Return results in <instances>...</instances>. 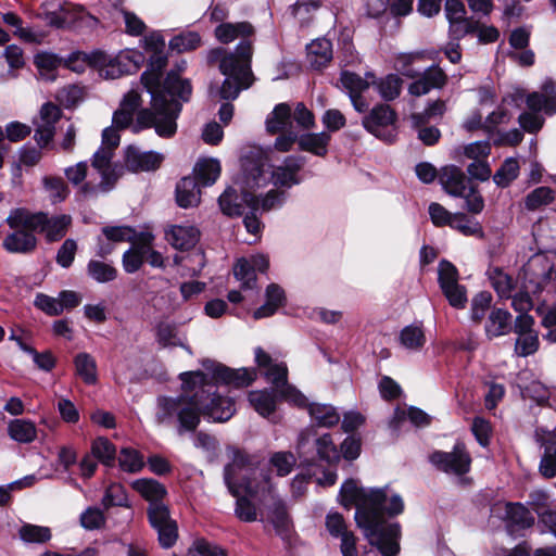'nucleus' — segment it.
<instances>
[{"instance_id": "nucleus-1", "label": "nucleus", "mask_w": 556, "mask_h": 556, "mask_svg": "<svg viewBox=\"0 0 556 556\" xmlns=\"http://www.w3.org/2000/svg\"><path fill=\"white\" fill-rule=\"evenodd\" d=\"M207 371H186L180 374L182 390L186 394L157 399L155 420L159 425L178 422V432L194 431L203 414L213 421L229 420L235 412V403L229 397H222L211 392V380L215 383H225L235 388L250 386L256 378V372L249 368L231 369L212 359L202 362Z\"/></svg>"}, {"instance_id": "nucleus-2", "label": "nucleus", "mask_w": 556, "mask_h": 556, "mask_svg": "<svg viewBox=\"0 0 556 556\" xmlns=\"http://www.w3.org/2000/svg\"><path fill=\"white\" fill-rule=\"evenodd\" d=\"M143 43L151 56L149 68L141 75V83L151 94L152 110L138 112L134 131L153 126L160 137L169 138L176 134V119L180 112V104L175 98L188 101L191 85L188 80L180 79L176 73H169L165 81L161 83L162 70L167 64L165 41L161 34L146 36Z\"/></svg>"}, {"instance_id": "nucleus-3", "label": "nucleus", "mask_w": 556, "mask_h": 556, "mask_svg": "<svg viewBox=\"0 0 556 556\" xmlns=\"http://www.w3.org/2000/svg\"><path fill=\"white\" fill-rule=\"evenodd\" d=\"M340 501L344 507L356 506L357 526L382 556L399 555L401 527L384 519V515L393 517L403 513L404 503L399 494L388 488L363 489L355 480H348L341 486Z\"/></svg>"}, {"instance_id": "nucleus-4", "label": "nucleus", "mask_w": 556, "mask_h": 556, "mask_svg": "<svg viewBox=\"0 0 556 556\" xmlns=\"http://www.w3.org/2000/svg\"><path fill=\"white\" fill-rule=\"evenodd\" d=\"M225 482L229 492L237 497L235 515L241 521L253 522L258 516L256 506L242 493L256 498L264 506L275 500V486L269 472L251 466L240 453L225 468Z\"/></svg>"}, {"instance_id": "nucleus-5", "label": "nucleus", "mask_w": 556, "mask_h": 556, "mask_svg": "<svg viewBox=\"0 0 556 556\" xmlns=\"http://www.w3.org/2000/svg\"><path fill=\"white\" fill-rule=\"evenodd\" d=\"M219 62V70L226 76L218 93L222 99L233 100L242 89L252 85L251 72L252 50L249 43H238L233 53H225L223 49L212 50L208 54L211 62Z\"/></svg>"}, {"instance_id": "nucleus-6", "label": "nucleus", "mask_w": 556, "mask_h": 556, "mask_svg": "<svg viewBox=\"0 0 556 556\" xmlns=\"http://www.w3.org/2000/svg\"><path fill=\"white\" fill-rule=\"evenodd\" d=\"M253 159L247 157L243 162V181L244 190L241 195H238L237 192L228 188L224 191V193L219 197L218 202L222 212L228 216H240L245 212L247 203L243 198L247 193H252L251 190L265 187L268 182V177L265 174V162L262 157L256 161H252Z\"/></svg>"}, {"instance_id": "nucleus-7", "label": "nucleus", "mask_w": 556, "mask_h": 556, "mask_svg": "<svg viewBox=\"0 0 556 556\" xmlns=\"http://www.w3.org/2000/svg\"><path fill=\"white\" fill-rule=\"evenodd\" d=\"M9 227L26 226L45 232L48 241L62 239L72 224L70 215L48 217L45 213H30L25 208L12 210L5 219Z\"/></svg>"}, {"instance_id": "nucleus-8", "label": "nucleus", "mask_w": 556, "mask_h": 556, "mask_svg": "<svg viewBox=\"0 0 556 556\" xmlns=\"http://www.w3.org/2000/svg\"><path fill=\"white\" fill-rule=\"evenodd\" d=\"M542 92H532L527 97V105L532 111L519 116L520 126L528 132H535L542 128L544 119L538 115L544 111L552 115L556 113V81L546 78L541 87Z\"/></svg>"}, {"instance_id": "nucleus-9", "label": "nucleus", "mask_w": 556, "mask_h": 556, "mask_svg": "<svg viewBox=\"0 0 556 556\" xmlns=\"http://www.w3.org/2000/svg\"><path fill=\"white\" fill-rule=\"evenodd\" d=\"M255 361L267 381L274 386L276 392H278L282 399L296 406L306 405V397L294 387L288 384V369L286 365L273 363L270 356L261 348L255 350Z\"/></svg>"}, {"instance_id": "nucleus-10", "label": "nucleus", "mask_w": 556, "mask_h": 556, "mask_svg": "<svg viewBox=\"0 0 556 556\" xmlns=\"http://www.w3.org/2000/svg\"><path fill=\"white\" fill-rule=\"evenodd\" d=\"M396 114L388 104H378L363 119V126L370 134L386 141H392Z\"/></svg>"}, {"instance_id": "nucleus-11", "label": "nucleus", "mask_w": 556, "mask_h": 556, "mask_svg": "<svg viewBox=\"0 0 556 556\" xmlns=\"http://www.w3.org/2000/svg\"><path fill=\"white\" fill-rule=\"evenodd\" d=\"M94 67L98 68L100 76L108 79H115L130 71V63L137 64L141 60L140 55L131 52H121L112 56L102 51H93ZM138 67V65H135Z\"/></svg>"}, {"instance_id": "nucleus-12", "label": "nucleus", "mask_w": 556, "mask_h": 556, "mask_svg": "<svg viewBox=\"0 0 556 556\" xmlns=\"http://www.w3.org/2000/svg\"><path fill=\"white\" fill-rule=\"evenodd\" d=\"M439 283L451 306L464 308L467 293L464 286L458 283L457 268L447 261H442L438 268Z\"/></svg>"}, {"instance_id": "nucleus-13", "label": "nucleus", "mask_w": 556, "mask_h": 556, "mask_svg": "<svg viewBox=\"0 0 556 556\" xmlns=\"http://www.w3.org/2000/svg\"><path fill=\"white\" fill-rule=\"evenodd\" d=\"M430 462L441 471L455 476H463L470 469L471 458L465 446L457 443L451 452H434Z\"/></svg>"}, {"instance_id": "nucleus-14", "label": "nucleus", "mask_w": 556, "mask_h": 556, "mask_svg": "<svg viewBox=\"0 0 556 556\" xmlns=\"http://www.w3.org/2000/svg\"><path fill=\"white\" fill-rule=\"evenodd\" d=\"M149 520L159 533V541L163 547H170L177 540V525L170 518L166 505L154 503L149 507Z\"/></svg>"}, {"instance_id": "nucleus-15", "label": "nucleus", "mask_w": 556, "mask_h": 556, "mask_svg": "<svg viewBox=\"0 0 556 556\" xmlns=\"http://www.w3.org/2000/svg\"><path fill=\"white\" fill-rule=\"evenodd\" d=\"M343 89L349 93L351 102L357 112H365L368 103L363 99L362 94L371 85L376 84V77L371 73H367L365 78L359 75L344 71L340 78Z\"/></svg>"}, {"instance_id": "nucleus-16", "label": "nucleus", "mask_w": 556, "mask_h": 556, "mask_svg": "<svg viewBox=\"0 0 556 556\" xmlns=\"http://www.w3.org/2000/svg\"><path fill=\"white\" fill-rule=\"evenodd\" d=\"M269 266L267 256L260 254L241 258L233 267V275L241 282L242 290H252L256 285V271L264 273Z\"/></svg>"}, {"instance_id": "nucleus-17", "label": "nucleus", "mask_w": 556, "mask_h": 556, "mask_svg": "<svg viewBox=\"0 0 556 556\" xmlns=\"http://www.w3.org/2000/svg\"><path fill=\"white\" fill-rule=\"evenodd\" d=\"M42 17L48 25L56 28L71 26L84 18L96 21L81 5L72 3H64L63 5H59L55 10H47L43 12Z\"/></svg>"}, {"instance_id": "nucleus-18", "label": "nucleus", "mask_w": 556, "mask_h": 556, "mask_svg": "<svg viewBox=\"0 0 556 556\" xmlns=\"http://www.w3.org/2000/svg\"><path fill=\"white\" fill-rule=\"evenodd\" d=\"M113 155L114 151L105 147H100L92 156V166L101 175V181L98 188L103 192L111 190L118 178L116 167L111 164Z\"/></svg>"}, {"instance_id": "nucleus-19", "label": "nucleus", "mask_w": 556, "mask_h": 556, "mask_svg": "<svg viewBox=\"0 0 556 556\" xmlns=\"http://www.w3.org/2000/svg\"><path fill=\"white\" fill-rule=\"evenodd\" d=\"M163 160L164 155L159 152H142L134 146H129L125 153V164L131 172L154 170L160 167Z\"/></svg>"}, {"instance_id": "nucleus-20", "label": "nucleus", "mask_w": 556, "mask_h": 556, "mask_svg": "<svg viewBox=\"0 0 556 556\" xmlns=\"http://www.w3.org/2000/svg\"><path fill=\"white\" fill-rule=\"evenodd\" d=\"M302 159L296 156H289L285 160L283 164L276 166L270 174L274 186L279 188H291L300 184L298 174L302 168Z\"/></svg>"}, {"instance_id": "nucleus-21", "label": "nucleus", "mask_w": 556, "mask_h": 556, "mask_svg": "<svg viewBox=\"0 0 556 556\" xmlns=\"http://www.w3.org/2000/svg\"><path fill=\"white\" fill-rule=\"evenodd\" d=\"M439 181L442 188L456 198L465 197L468 187V179L465 173L455 165H446L439 173Z\"/></svg>"}, {"instance_id": "nucleus-22", "label": "nucleus", "mask_w": 556, "mask_h": 556, "mask_svg": "<svg viewBox=\"0 0 556 556\" xmlns=\"http://www.w3.org/2000/svg\"><path fill=\"white\" fill-rule=\"evenodd\" d=\"M13 231L3 239V247L11 253H27L35 249L36 238L26 226L10 227Z\"/></svg>"}, {"instance_id": "nucleus-23", "label": "nucleus", "mask_w": 556, "mask_h": 556, "mask_svg": "<svg viewBox=\"0 0 556 556\" xmlns=\"http://www.w3.org/2000/svg\"><path fill=\"white\" fill-rule=\"evenodd\" d=\"M214 34L222 43H230L236 39H241L239 43L247 42L252 48V43L248 39L254 35V27L248 22L220 23L215 28Z\"/></svg>"}, {"instance_id": "nucleus-24", "label": "nucleus", "mask_w": 556, "mask_h": 556, "mask_svg": "<svg viewBox=\"0 0 556 556\" xmlns=\"http://www.w3.org/2000/svg\"><path fill=\"white\" fill-rule=\"evenodd\" d=\"M154 236L151 232H142L136 237L132 247L127 250L123 255V267L128 274L137 271L144 261V247L152 243Z\"/></svg>"}, {"instance_id": "nucleus-25", "label": "nucleus", "mask_w": 556, "mask_h": 556, "mask_svg": "<svg viewBox=\"0 0 556 556\" xmlns=\"http://www.w3.org/2000/svg\"><path fill=\"white\" fill-rule=\"evenodd\" d=\"M200 238L199 230L191 225H174L166 230V240L178 250L193 248Z\"/></svg>"}, {"instance_id": "nucleus-26", "label": "nucleus", "mask_w": 556, "mask_h": 556, "mask_svg": "<svg viewBox=\"0 0 556 556\" xmlns=\"http://www.w3.org/2000/svg\"><path fill=\"white\" fill-rule=\"evenodd\" d=\"M141 99L137 91L130 90L127 92L119 108L113 114V126L119 129L129 127L132 124L134 113L140 106Z\"/></svg>"}, {"instance_id": "nucleus-27", "label": "nucleus", "mask_w": 556, "mask_h": 556, "mask_svg": "<svg viewBox=\"0 0 556 556\" xmlns=\"http://www.w3.org/2000/svg\"><path fill=\"white\" fill-rule=\"evenodd\" d=\"M446 83V75L440 67H431L413 84L409 85L410 94L420 97L428 93L431 89L441 88Z\"/></svg>"}, {"instance_id": "nucleus-28", "label": "nucleus", "mask_w": 556, "mask_h": 556, "mask_svg": "<svg viewBox=\"0 0 556 556\" xmlns=\"http://www.w3.org/2000/svg\"><path fill=\"white\" fill-rule=\"evenodd\" d=\"M485 334L489 339L505 336L511 330V315L503 308L491 309L485 325Z\"/></svg>"}, {"instance_id": "nucleus-29", "label": "nucleus", "mask_w": 556, "mask_h": 556, "mask_svg": "<svg viewBox=\"0 0 556 556\" xmlns=\"http://www.w3.org/2000/svg\"><path fill=\"white\" fill-rule=\"evenodd\" d=\"M306 50L307 61L315 70L326 66L332 59V45L330 40L326 38L313 40L307 45Z\"/></svg>"}, {"instance_id": "nucleus-30", "label": "nucleus", "mask_w": 556, "mask_h": 556, "mask_svg": "<svg viewBox=\"0 0 556 556\" xmlns=\"http://www.w3.org/2000/svg\"><path fill=\"white\" fill-rule=\"evenodd\" d=\"M292 127V109L287 103L277 104L266 118V130L270 134L287 131Z\"/></svg>"}, {"instance_id": "nucleus-31", "label": "nucleus", "mask_w": 556, "mask_h": 556, "mask_svg": "<svg viewBox=\"0 0 556 556\" xmlns=\"http://www.w3.org/2000/svg\"><path fill=\"white\" fill-rule=\"evenodd\" d=\"M176 200L180 207L187 208L200 203V189L194 177H184L176 187Z\"/></svg>"}, {"instance_id": "nucleus-32", "label": "nucleus", "mask_w": 556, "mask_h": 556, "mask_svg": "<svg viewBox=\"0 0 556 556\" xmlns=\"http://www.w3.org/2000/svg\"><path fill=\"white\" fill-rule=\"evenodd\" d=\"M266 302L264 305L254 311V319H262L274 315L285 303V291L276 283H271L266 288Z\"/></svg>"}, {"instance_id": "nucleus-33", "label": "nucleus", "mask_w": 556, "mask_h": 556, "mask_svg": "<svg viewBox=\"0 0 556 556\" xmlns=\"http://www.w3.org/2000/svg\"><path fill=\"white\" fill-rule=\"evenodd\" d=\"M9 437L18 443H31L37 438V427L29 419H13L8 425Z\"/></svg>"}, {"instance_id": "nucleus-34", "label": "nucleus", "mask_w": 556, "mask_h": 556, "mask_svg": "<svg viewBox=\"0 0 556 556\" xmlns=\"http://www.w3.org/2000/svg\"><path fill=\"white\" fill-rule=\"evenodd\" d=\"M250 405L263 417H270L277 407V396L273 391L256 390L249 393Z\"/></svg>"}, {"instance_id": "nucleus-35", "label": "nucleus", "mask_w": 556, "mask_h": 556, "mask_svg": "<svg viewBox=\"0 0 556 556\" xmlns=\"http://www.w3.org/2000/svg\"><path fill=\"white\" fill-rule=\"evenodd\" d=\"M545 493L538 492L532 495L539 523L556 536V509L546 506Z\"/></svg>"}, {"instance_id": "nucleus-36", "label": "nucleus", "mask_w": 556, "mask_h": 556, "mask_svg": "<svg viewBox=\"0 0 556 556\" xmlns=\"http://www.w3.org/2000/svg\"><path fill=\"white\" fill-rule=\"evenodd\" d=\"M330 135L328 132H307L299 137L298 144L303 151L324 156L327 153Z\"/></svg>"}, {"instance_id": "nucleus-37", "label": "nucleus", "mask_w": 556, "mask_h": 556, "mask_svg": "<svg viewBox=\"0 0 556 556\" xmlns=\"http://www.w3.org/2000/svg\"><path fill=\"white\" fill-rule=\"evenodd\" d=\"M220 170V163L217 159H202L195 164L194 178L203 186H211L218 179Z\"/></svg>"}, {"instance_id": "nucleus-38", "label": "nucleus", "mask_w": 556, "mask_h": 556, "mask_svg": "<svg viewBox=\"0 0 556 556\" xmlns=\"http://www.w3.org/2000/svg\"><path fill=\"white\" fill-rule=\"evenodd\" d=\"M401 345L409 351H419L426 344V334L419 324H412L404 327L399 336Z\"/></svg>"}, {"instance_id": "nucleus-39", "label": "nucleus", "mask_w": 556, "mask_h": 556, "mask_svg": "<svg viewBox=\"0 0 556 556\" xmlns=\"http://www.w3.org/2000/svg\"><path fill=\"white\" fill-rule=\"evenodd\" d=\"M488 276L497 295L502 299H510L515 288L513 277L498 267L490 268Z\"/></svg>"}, {"instance_id": "nucleus-40", "label": "nucleus", "mask_w": 556, "mask_h": 556, "mask_svg": "<svg viewBox=\"0 0 556 556\" xmlns=\"http://www.w3.org/2000/svg\"><path fill=\"white\" fill-rule=\"evenodd\" d=\"M132 488L151 504L162 503L166 495V489L160 482L152 479H138L132 482Z\"/></svg>"}, {"instance_id": "nucleus-41", "label": "nucleus", "mask_w": 556, "mask_h": 556, "mask_svg": "<svg viewBox=\"0 0 556 556\" xmlns=\"http://www.w3.org/2000/svg\"><path fill=\"white\" fill-rule=\"evenodd\" d=\"M541 443L545 446L544 455L540 463V472L545 478L556 477V440L552 437L541 438Z\"/></svg>"}, {"instance_id": "nucleus-42", "label": "nucleus", "mask_w": 556, "mask_h": 556, "mask_svg": "<svg viewBox=\"0 0 556 556\" xmlns=\"http://www.w3.org/2000/svg\"><path fill=\"white\" fill-rule=\"evenodd\" d=\"M308 412L312 419L320 427H332L340 420V415L331 405L312 404Z\"/></svg>"}, {"instance_id": "nucleus-43", "label": "nucleus", "mask_w": 556, "mask_h": 556, "mask_svg": "<svg viewBox=\"0 0 556 556\" xmlns=\"http://www.w3.org/2000/svg\"><path fill=\"white\" fill-rule=\"evenodd\" d=\"M506 518L508 521L521 529L530 528L534 523V518L523 505L519 503H507Z\"/></svg>"}, {"instance_id": "nucleus-44", "label": "nucleus", "mask_w": 556, "mask_h": 556, "mask_svg": "<svg viewBox=\"0 0 556 556\" xmlns=\"http://www.w3.org/2000/svg\"><path fill=\"white\" fill-rule=\"evenodd\" d=\"M243 200L247 203V207L250 210V213L245 214L243 219L245 229L252 235H257L262 229V224L256 216V213L261 211L258 198L253 193H247Z\"/></svg>"}, {"instance_id": "nucleus-45", "label": "nucleus", "mask_w": 556, "mask_h": 556, "mask_svg": "<svg viewBox=\"0 0 556 556\" xmlns=\"http://www.w3.org/2000/svg\"><path fill=\"white\" fill-rule=\"evenodd\" d=\"M75 368L77 375L88 384L97 381V365L94 358L87 354L80 353L75 357Z\"/></svg>"}, {"instance_id": "nucleus-46", "label": "nucleus", "mask_w": 556, "mask_h": 556, "mask_svg": "<svg viewBox=\"0 0 556 556\" xmlns=\"http://www.w3.org/2000/svg\"><path fill=\"white\" fill-rule=\"evenodd\" d=\"M376 86L380 97L386 101L397 98L401 93L402 80L397 75L390 74L379 80L376 79Z\"/></svg>"}, {"instance_id": "nucleus-47", "label": "nucleus", "mask_w": 556, "mask_h": 556, "mask_svg": "<svg viewBox=\"0 0 556 556\" xmlns=\"http://www.w3.org/2000/svg\"><path fill=\"white\" fill-rule=\"evenodd\" d=\"M45 192L52 203L64 201L68 193V187L61 177L46 176L42 179Z\"/></svg>"}, {"instance_id": "nucleus-48", "label": "nucleus", "mask_w": 556, "mask_h": 556, "mask_svg": "<svg viewBox=\"0 0 556 556\" xmlns=\"http://www.w3.org/2000/svg\"><path fill=\"white\" fill-rule=\"evenodd\" d=\"M88 275L100 283L112 281L117 276V270L111 264L101 261H89L87 265Z\"/></svg>"}, {"instance_id": "nucleus-49", "label": "nucleus", "mask_w": 556, "mask_h": 556, "mask_svg": "<svg viewBox=\"0 0 556 556\" xmlns=\"http://www.w3.org/2000/svg\"><path fill=\"white\" fill-rule=\"evenodd\" d=\"M450 227L464 236L483 237L481 225L476 220L469 219L464 213H454Z\"/></svg>"}, {"instance_id": "nucleus-50", "label": "nucleus", "mask_w": 556, "mask_h": 556, "mask_svg": "<svg viewBox=\"0 0 556 556\" xmlns=\"http://www.w3.org/2000/svg\"><path fill=\"white\" fill-rule=\"evenodd\" d=\"M273 504L275 506V510L271 515V522L279 535H287L290 532V519L286 511L283 504L278 498L275 493V500H270L268 505Z\"/></svg>"}, {"instance_id": "nucleus-51", "label": "nucleus", "mask_w": 556, "mask_h": 556, "mask_svg": "<svg viewBox=\"0 0 556 556\" xmlns=\"http://www.w3.org/2000/svg\"><path fill=\"white\" fill-rule=\"evenodd\" d=\"M20 538L26 543H46L51 539V530L48 527L26 523L20 531Z\"/></svg>"}, {"instance_id": "nucleus-52", "label": "nucleus", "mask_w": 556, "mask_h": 556, "mask_svg": "<svg viewBox=\"0 0 556 556\" xmlns=\"http://www.w3.org/2000/svg\"><path fill=\"white\" fill-rule=\"evenodd\" d=\"M519 164L515 159H507L493 176L494 182L502 188L507 187L518 177Z\"/></svg>"}, {"instance_id": "nucleus-53", "label": "nucleus", "mask_w": 556, "mask_h": 556, "mask_svg": "<svg viewBox=\"0 0 556 556\" xmlns=\"http://www.w3.org/2000/svg\"><path fill=\"white\" fill-rule=\"evenodd\" d=\"M92 456L98 458L102 464L112 466L115 459V446L105 438H98L91 446Z\"/></svg>"}, {"instance_id": "nucleus-54", "label": "nucleus", "mask_w": 556, "mask_h": 556, "mask_svg": "<svg viewBox=\"0 0 556 556\" xmlns=\"http://www.w3.org/2000/svg\"><path fill=\"white\" fill-rule=\"evenodd\" d=\"M34 63L42 78L46 80H53L55 78L54 71L60 64L56 55L47 52L38 53L34 59Z\"/></svg>"}, {"instance_id": "nucleus-55", "label": "nucleus", "mask_w": 556, "mask_h": 556, "mask_svg": "<svg viewBox=\"0 0 556 556\" xmlns=\"http://www.w3.org/2000/svg\"><path fill=\"white\" fill-rule=\"evenodd\" d=\"M554 199V194L548 187H539L531 191L525 199V206L529 211H535L544 205L549 204Z\"/></svg>"}, {"instance_id": "nucleus-56", "label": "nucleus", "mask_w": 556, "mask_h": 556, "mask_svg": "<svg viewBox=\"0 0 556 556\" xmlns=\"http://www.w3.org/2000/svg\"><path fill=\"white\" fill-rule=\"evenodd\" d=\"M492 302L491 293L482 291L476 294L471 300L470 317L475 323H480L486 312L490 309Z\"/></svg>"}, {"instance_id": "nucleus-57", "label": "nucleus", "mask_w": 556, "mask_h": 556, "mask_svg": "<svg viewBox=\"0 0 556 556\" xmlns=\"http://www.w3.org/2000/svg\"><path fill=\"white\" fill-rule=\"evenodd\" d=\"M119 466L128 472H137L144 466L143 457L138 451L132 448H123L118 457Z\"/></svg>"}, {"instance_id": "nucleus-58", "label": "nucleus", "mask_w": 556, "mask_h": 556, "mask_svg": "<svg viewBox=\"0 0 556 556\" xmlns=\"http://www.w3.org/2000/svg\"><path fill=\"white\" fill-rule=\"evenodd\" d=\"M200 45H201V38H200L199 34L193 33V31L184 33L178 36H175L169 41L170 49L175 50L179 53L193 50V49L198 48Z\"/></svg>"}, {"instance_id": "nucleus-59", "label": "nucleus", "mask_w": 556, "mask_h": 556, "mask_svg": "<svg viewBox=\"0 0 556 556\" xmlns=\"http://www.w3.org/2000/svg\"><path fill=\"white\" fill-rule=\"evenodd\" d=\"M61 116L62 111L56 104L52 102H46L41 105L39 110V116L36 121V124L55 127V124L59 122Z\"/></svg>"}, {"instance_id": "nucleus-60", "label": "nucleus", "mask_w": 556, "mask_h": 556, "mask_svg": "<svg viewBox=\"0 0 556 556\" xmlns=\"http://www.w3.org/2000/svg\"><path fill=\"white\" fill-rule=\"evenodd\" d=\"M539 348V338L536 332L519 334L515 343V352L519 356L533 354Z\"/></svg>"}, {"instance_id": "nucleus-61", "label": "nucleus", "mask_w": 556, "mask_h": 556, "mask_svg": "<svg viewBox=\"0 0 556 556\" xmlns=\"http://www.w3.org/2000/svg\"><path fill=\"white\" fill-rule=\"evenodd\" d=\"M270 464L277 470L278 476L283 477L292 471L295 457L291 453L278 452L271 456Z\"/></svg>"}, {"instance_id": "nucleus-62", "label": "nucleus", "mask_w": 556, "mask_h": 556, "mask_svg": "<svg viewBox=\"0 0 556 556\" xmlns=\"http://www.w3.org/2000/svg\"><path fill=\"white\" fill-rule=\"evenodd\" d=\"M105 523V517L99 508L89 507L80 515V525L87 530L101 528Z\"/></svg>"}, {"instance_id": "nucleus-63", "label": "nucleus", "mask_w": 556, "mask_h": 556, "mask_svg": "<svg viewBox=\"0 0 556 556\" xmlns=\"http://www.w3.org/2000/svg\"><path fill=\"white\" fill-rule=\"evenodd\" d=\"M316 448L319 457L329 463L339 459V453L329 434H324L316 440Z\"/></svg>"}, {"instance_id": "nucleus-64", "label": "nucleus", "mask_w": 556, "mask_h": 556, "mask_svg": "<svg viewBox=\"0 0 556 556\" xmlns=\"http://www.w3.org/2000/svg\"><path fill=\"white\" fill-rule=\"evenodd\" d=\"M190 556H226L225 552L217 545L211 544L205 540H197L189 547Z\"/></svg>"}]
</instances>
